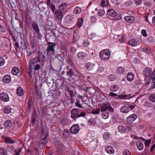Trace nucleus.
<instances>
[{
	"label": "nucleus",
	"mask_w": 155,
	"mask_h": 155,
	"mask_svg": "<svg viewBox=\"0 0 155 155\" xmlns=\"http://www.w3.org/2000/svg\"><path fill=\"white\" fill-rule=\"evenodd\" d=\"M41 140L40 141V147L42 148L45 147V146L47 142V133L42 130L41 131Z\"/></svg>",
	"instance_id": "nucleus-1"
},
{
	"label": "nucleus",
	"mask_w": 155,
	"mask_h": 155,
	"mask_svg": "<svg viewBox=\"0 0 155 155\" xmlns=\"http://www.w3.org/2000/svg\"><path fill=\"white\" fill-rule=\"evenodd\" d=\"M110 55V53L109 49L103 50L100 52L99 54L100 58L102 60L108 59Z\"/></svg>",
	"instance_id": "nucleus-2"
},
{
	"label": "nucleus",
	"mask_w": 155,
	"mask_h": 155,
	"mask_svg": "<svg viewBox=\"0 0 155 155\" xmlns=\"http://www.w3.org/2000/svg\"><path fill=\"white\" fill-rule=\"evenodd\" d=\"M108 110V111L113 112L114 109L112 107L110 104L108 103H103L101 107V110L102 112L106 111Z\"/></svg>",
	"instance_id": "nucleus-3"
},
{
	"label": "nucleus",
	"mask_w": 155,
	"mask_h": 155,
	"mask_svg": "<svg viewBox=\"0 0 155 155\" xmlns=\"http://www.w3.org/2000/svg\"><path fill=\"white\" fill-rule=\"evenodd\" d=\"M56 45V43H53L49 42L48 43V47L47 49V53L50 52L52 54H53L54 53V47Z\"/></svg>",
	"instance_id": "nucleus-4"
},
{
	"label": "nucleus",
	"mask_w": 155,
	"mask_h": 155,
	"mask_svg": "<svg viewBox=\"0 0 155 155\" xmlns=\"http://www.w3.org/2000/svg\"><path fill=\"white\" fill-rule=\"evenodd\" d=\"M21 149L18 148L16 150H15L13 147L11 146H9L7 148V150L9 152H10L12 153H13L14 152V155H19Z\"/></svg>",
	"instance_id": "nucleus-5"
},
{
	"label": "nucleus",
	"mask_w": 155,
	"mask_h": 155,
	"mask_svg": "<svg viewBox=\"0 0 155 155\" xmlns=\"http://www.w3.org/2000/svg\"><path fill=\"white\" fill-rule=\"evenodd\" d=\"M32 27L33 28L34 32L39 35L40 34V29L37 22L36 21L33 22L32 24Z\"/></svg>",
	"instance_id": "nucleus-6"
},
{
	"label": "nucleus",
	"mask_w": 155,
	"mask_h": 155,
	"mask_svg": "<svg viewBox=\"0 0 155 155\" xmlns=\"http://www.w3.org/2000/svg\"><path fill=\"white\" fill-rule=\"evenodd\" d=\"M79 130V127L78 125L74 124L70 129V132L72 134L77 133Z\"/></svg>",
	"instance_id": "nucleus-7"
},
{
	"label": "nucleus",
	"mask_w": 155,
	"mask_h": 155,
	"mask_svg": "<svg viewBox=\"0 0 155 155\" xmlns=\"http://www.w3.org/2000/svg\"><path fill=\"white\" fill-rule=\"evenodd\" d=\"M137 116L135 114H133L129 116L127 119V121L130 123H133L137 118Z\"/></svg>",
	"instance_id": "nucleus-8"
},
{
	"label": "nucleus",
	"mask_w": 155,
	"mask_h": 155,
	"mask_svg": "<svg viewBox=\"0 0 155 155\" xmlns=\"http://www.w3.org/2000/svg\"><path fill=\"white\" fill-rule=\"evenodd\" d=\"M107 14L108 16L112 17H115L117 15V12L113 9L111 8L108 10Z\"/></svg>",
	"instance_id": "nucleus-9"
},
{
	"label": "nucleus",
	"mask_w": 155,
	"mask_h": 155,
	"mask_svg": "<svg viewBox=\"0 0 155 155\" xmlns=\"http://www.w3.org/2000/svg\"><path fill=\"white\" fill-rule=\"evenodd\" d=\"M1 99L5 102H7L9 100V97L7 94L5 93H2L0 96Z\"/></svg>",
	"instance_id": "nucleus-10"
},
{
	"label": "nucleus",
	"mask_w": 155,
	"mask_h": 155,
	"mask_svg": "<svg viewBox=\"0 0 155 155\" xmlns=\"http://www.w3.org/2000/svg\"><path fill=\"white\" fill-rule=\"evenodd\" d=\"M152 69L150 68H147L143 71L144 74L146 77H148L151 74Z\"/></svg>",
	"instance_id": "nucleus-11"
},
{
	"label": "nucleus",
	"mask_w": 155,
	"mask_h": 155,
	"mask_svg": "<svg viewBox=\"0 0 155 155\" xmlns=\"http://www.w3.org/2000/svg\"><path fill=\"white\" fill-rule=\"evenodd\" d=\"M79 111L75 108L73 109L71 112V117L72 118H77V116L78 115Z\"/></svg>",
	"instance_id": "nucleus-12"
},
{
	"label": "nucleus",
	"mask_w": 155,
	"mask_h": 155,
	"mask_svg": "<svg viewBox=\"0 0 155 155\" xmlns=\"http://www.w3.org/2000/svg\"><path fill=\"white\" fill-rule=\"evenodd\" d=\"M124 18L125 20L128 23H132L134 22L135 20L134 17L130 15L126 16Z\"/></svg>",
	"instance_id": "nucleus-13"
},
{
	"label": "nucleus",
	"mask_w": 155,
	"mask_h": 155,
	"mask_svg": "<svg viewBox=\"0 0 155 155\" xmlns=\"http://www.w3.org/2000/svg\"><path fill=\"white\" fill-rule=\"evenodd\" d=\"M36 57L38 62H43L45 57L42 53H39L38 54L37 56Z\"/></svg>",
	"instance_id": "nucleus-14"
},
{
	"label": "nucleus",
	"mask_w": 155,
	"mask_h": 155,
	"mask_svg": "<svg viewBox=\"0 0 155 155\" xmlns=\"http://www.w3.org/2000/svg\"><path fill=\"white\" fill-rule=\"evenodd\" d=\"M105 150L107 153L110 154H113L114 153L113 148L110 146H106L105 147Z\"/></svg>",
	"instance_id": "nucleus-15"
},
{
	"label": "nucleus",
	"mask_w": 155,
	"mask_h": 155,
	"mask_svg": "<svg viewBox=\"0 0 155 155\" xmlns=\"http://www.w3.org/2000/svg\"><path fill=\"white\" fill-rule=\"evenodd\" d=\"M12 126V121L10 120H7L4 123V127L5 128L9 129Z\"/></svg>",
	"instance_id": "nucleus-16"
},
{
	"label": "nucleus",
	"mask_w": 155,
	"mask_h": 155,
	"mask_svg": "<svg viewBox=\"0 0 155 155\" xmlns=\"http://www.w3.org/2000/svg\"><path fill=\"white\" fill-rule=\"evenodd\" d=\"M77 56L79 58L83 59L87 57V54L83 52H79L78 53Z\"/></svg>",
	"instance_id": "nucleus-17"
},
{
	"label": "nucleus",
	"mask_w": 155,
	"mask_h": 155,
	"mask_svg": "<svg viewBox=\"0 0 155 155\" xmlns=\"http://www.w3.org/2000/svg\"><path fill=\"white\" fill-rule=\"evenodd\" d=\"M2 138L5 141V142L7 143H13L15 142V140H12L11 138L9 137L3 136Z\"/></svg>",
	"instance_id": "nucleus-18"
},
{
	"label": "nucleus",
	"mask_w": 155,
	"mask_h": 155,
	"mask_svg": "<svg viewBox=\"0 0 155 155\" xmlns=\"http://www.w3.org/2000/svg\"><path fill=\"white\" fill-rule=\"evenodd\" d=\"M61 54H59V58L60 57L61 58V59H59L60 61H61L62 59H63L64 57L66 51V48L64 47L61 48Z\"/></svg>",
	"instance_id": "nucleus-19"
},
{
	"label": "nucleus",
	"mask_w": 155,
	"mask_h": 155,
	"mask_svg": "<svg viewBox=\"0 0 155 155\" xmlns=\"http://www.w3.org/2000/svg\"><path fill=\"white\" fill-rule=\"evenodd\" d=\"M137 145L138 150H142L143 148V142L140 140L137 141Z\"/></svg>",
	"instance_id": "nucleus-20"
},
{
	"label": "nucleus",
	"mask_w": 155,
	"mask_h": 155,
	"mask_svg": "<svg viewBox=\"0 0 155 155\" xmlns=\"http://www.w3.org/2000/svg\"><path fill=\"white\" fill-rule=\"evenodd\" d=\"M11 79V77L8 75H5L3 78V81L5 83H9Z\"/></svg>",
	"instance_id": "nucleus-21"
},
{
	"label": "nucleus",
	"mask_w": 155,
	"mask_h": 155,
	"mask_svg": "<svg viewBox=\"0 0 155 155\" xmlns=\"http://www.w3.org/2000/svg\"><path fill=\"white\" fill-rule=\"evenodd\" d=\"M65 152V148L62 144H59V153L63 154Z\"/></svg>",
	"instance_id": "nucleus-22"
},
{
	"label": "nucleus",
	"mask_w": 155,
	"mask_h": 155,
	"mask_svg": "<svg viewBox=\"0 0 155 155\" xmlns=\"http://www.w3.org/2000/svg\"><path fill=\"white\" fill-rule=\"evenodd\" d=\"M134 75L132 72H129L127 76V80L129 81H132L134 79Z\"/></svg>",
	"instance_id": "nucleus-23"
},
{
	"label": "nucleus",
	"mask_w": 155,
	"mask_h": 155,
	"mask_svg": "<svg viewBox=\"0 0 155 155\" xmlns=\"http://www.w3.org/2000/svg\"><path fill=\"white\" fill-rule=\"evenodd\" d=\"M17 94L19 96H21L24 94V91L23 89L20 87H18L16 91Z\"/></svg>",
	"instance_id": "nucleus-24"
},
{
	"label": "nucleus",
	"mask_w": 155,
	"mask_h": 155,
	"mask_svg": "<svg viewBox=\"0 0 155 155\" xmlns=\"http://www.w3.org/2000/svg\"><path fill=\"white\" fill-rule=\"evenodd\" d=\"M117 72L118 74H123L125 72V69L123 67L120 66L117 68Z\"/></svg>",
	"instance_id": "nucleus-25"
},
{
	"label": "nucleus",
	"mask_w": 155,
	"mask_h": 155,
	"mask_svg": "<svg viewBox=\"0 0 155 155\" xmlns=\"http://www.w3.org/2000/svg\"><path fill=\"white\" fill-rule=\"evenodd\" d=\"M120 111L123 113H127L129 111V109L126 106H123L120 108Z\"/></svg>",
	"instance_id": "nucleus-26"
},
{
	"label": "nucleus",
	"mask_w": 155,
	"mask_h": 155,
	"mask_svg": "<svg viewBox=\"0 0 155 155\" xmlns=\"http://www.w3.org/2000/svg\"><path fill=\"white\" fill-rule=\"evenodd\" d=\"M82 11V9L81 7L79 6L76 7L74 9V12L76 14H78L80 13Z\"/></svg>",
	"instance_id": "nucleus-27"
},
{
	"label": "nucleus",
	"mask_w": 155,
	"mask_h": 155,
	"mask_svg": "<svg viewBox=\"0 0 155 155\" xmlns=\"http://www.w3.org/2000/svg\"><path fill=\"white\" fill-rule=\"evenodd\" d=\"M69 132L68 129H64L62 132V135L63 137L65 138H67L68 137V134Z\"/></svg>",
	"instance_id": "nucleus-28"
},
{
	"label": "nucleus",
	"mask_w": 155,
	"mask_h": 155,
	"mask_svg": "<svg viewBox=\"0 0 155 155\" xmlns=\"http://www.w3.org/2000/svg\"><path fill=\"white\" fill-rule=\"evenodd\" d=\"M94 64H93L91 63L88 62L87 63L86 65V67L87 69L88 70H91L93 69L94 68Z\"/></svg>",
	"instance_id": "nucleus-29"
},
{
	"label": "nucleus",
	"mask_w": 155,
	"mask_h": 155,
	"mask_svg": "<svg viewBox=\"0 0 155 155\" xmlns=\"http://www.w3.org/2000/svg\"><path fill=\"white\" fill-rule=\"evenodd\" d=\"M103 138L105 140H108L110 139V134L108 132H105L103 135Z\"/></svg>",
	"instance_id": "nucleus-30"
},
{
	"label": "nucleus",
	"mask_w": 155,
	"mask_h": 155,
	"mask_svg": "<svg viewBox=\"0 0 155 155\" xmlns=\"http://www.w3.org/2000/svg\"><path fill=\"white\" fill-rule=\"evenodd\" d=\"M129 44L132 46H135L137 44V41L135 39H132L129 41Z\"/></svg>",
	"instance_id": "nucleus-31"
},
{
	"label": "nucleus",
	"mask_w": 155,
	"mask_h": 155,
	"mask_svg": "<svg viewBox=\"0 0 155 155\" xmlns=\"http://www.w3.org/2000/svg\"><path fill=\"white\" fill-rule=\"evenodd\" d=\"M19 72L18 68L16 67L13 68L12 70V73L14 75H17Z\"/></svg>",
	"instance_id": "nucleus-32"
},
{
	"label": "nucleus",
	"mask_w": 155,
	"mask_h": 155,
	"mask_svg": "<svg viewBox=\"0 0 155 155\" xmlns=\"http://www.w3.org/2000/svg\"><path fill=\"white\" fill-rule=\"evenodd\" d=\"M131 94L128 95L122 94L118 95V97L120 98H126L127 99H129L131 97Z\"/></svg>",
	"instance_id": "nucleus-33"
},
{
	"label": "nucleus",
	"mask_w": 155,
	"mask_h": 155,
	"mask_svg": "<svg viewBox=\"0 0 155 155\" xmlns=\"http://www.w3.org/2000/svg\"><path fill=\"white\" fill-rule=\"evenodd\" d=\"M118 130L121 133H124L126 131L125 128L122 126H119Z\"/></svg>",
	"instance_id": "nucleus-34"
},
{
	"label": "nucleus",
	"mask_w": 155,
	"mask_h": 155,
	"mask_svg": "<svg viewBox=\"0 0 155 155\" xmlns=\"http://www.w3.org/2000/svg\"><path fill=\"white\" fill-rule=\"evenodd\" d=\"M0 155H8L7 150L5 148H0Z\"/></svg>",
	"instance_id": "nucleus-35"
},
{
	"label": "nucleus",
	"mask_w": 155,
	"mask_h": 155,
	"mask_svg": "<svg viewBox=\"0 0 155 155\" xmlns=\"http://www.w3.org/2000/svg\"><path fill=\"white\" fill-rule=\"evenodd\" d=\"M118 89V87L117 86L115 85H112L110 88V90L112 91L115 92Z\"/></svg>",
	"instance_id": "nucleus-36"
},
{
	"label": "nucleus",
	"mask_w": 155,
	"mask_h": 155,
	"mask_svg": "<svg viewBox=\"0 0 155 155\" xmlns=\"http://www.w3.org/2000/svg\"><path fill=\"white\" fill-rule=\"evenodd\" d=\"M83 21V19L80 18L78 20L77 22V26L79 28H80L82 25Z\"/></svg>",
	"instance_id": "nucleus-37"
},
{
	"label": "nucleus",
	"mask_w": 155,
	"mask_h": 155,
	"mask_svg": "<svg viewBox=\"0 0 155 155\" xmlns=\"http://www.w3.org/2000/svg\"><path fill=\"white\" fill-rule=\"evenodd\" d=\"M11 108L8 106H6L4 109V113L7 114L11 112Z\"/></svg>",
	"instance_id": "nucleus-38"
},
{
	"label": "nucleus",
	"mask_w": 155,
	"mask_h": 155,
	"mask_svg": "<svg viewBox=\"0 0 155 155\" xmlns=\"http://www.w3.org/2000/svg\"><path fill=\"white\" fill-rule=\"evenodd\" d=\"M101 5L102 7L107 6L108 4L107 0H102L101 2Z\"/></svg>",
	"instance_id": "nucleus-39"
},
{
	"label": "nucleus",
	"mask_w": 155,
	"mask_h": 155,
	"mask_svg": "<svg viewBox=\"0 0 155 155\" xmlns=\"http://www.w3.org/2000/svg\"><path fill=\"white\" fill-rule=\"evenodd\" d=\"M67 91L70 94L71 98H72L73 97H74L75 96V94H74L73 91L71 90V88L70 87H68Z\"/></svg>",
	"instance_id": "nucleus-40"
},
{
	"label": "nucleus",
	"mask_w": 155,
	"mask_h": 155,
	"mask_svg": "<svg viewBox=\"0 0 155 155\" xmlns=\"http://www.w3.org/2000/svg\"><path fill=\"white\" fill-rule=\"evenodd\" d=\"M67 7V4L65 3H64L63 4H61L59 6V10H62L66 8Z\"/></svg>",
	"instance_id": "nucleus-41"
},
{
	"label": "nucleus",
	"mask_w": 155,
	"mask_h": 155,
	"mask_svg": "<svg viewBox=\"0 0 155 155\" xmlns=\"http://www.w3.org/2000/svg\"><path fill=\"white\" fill-rule=\"evenodd\" d=\"M108 78L110 81H113L116 80V77L114 74H112L108 76Z\"/></svg>",
	"instance_id": "nucleus-42"
},
{
	"label": "nucleus",
	"mask_w": 155,
	"mask_h": 155,
	"mask_svg": "<svg viewBox=\"0 0 155 155\" xmlns=\"http://www.w3.org/2000/svg\"><path fill=\"white\" fill-rule=\"evenodd\" d=\"M60 121L61 123L64 124H66L68 123V120L65 118H61L60 119Z\"/></svg>",
	"instance_id": "nucleus-43"
},
{
	"label": "nucleus",
	"mask_w": 155,
	"mask_h": 155,
	"mask_svg": "<svg viewBox=\"0 0 155 155\" xmlns=\"http://www.w3.org/2000/svg\"><path fill=\"white\" fill-rule=\"evenodd\" d=\"M149 99L150 101L155 102V94H152L150 95L149 96Z\"/></svg>",
	"instance_id": "nucleus-44"
},
{
	"label": "nucleus",
	"mask_w": 155,
	"mask_h": 155,
	"mask_svg": "<svg viewBox=\"0 0 155 155\" xmlns=\"http://www.w3.org/2000/svg\"><path fill=\"white\" fill-rule=\"evenodd\" d=\"M102 117L104 119H107L109 116V113L108 112H105L102 113L101 114Z\"/></svg>",
	"instance_id": "nucleus-45"
},
{
	"label": "nucleus",
	"mask_w": 155,
	"mask_h": 155,
	"mask_svg": "<svg viewBox=\"0 0 155 155\" xmlns=\"http://www.w3.org/2000/svg\"><path fill=\"white\" fill-rule=\"evenodd\" d=\"M105 13V11L104 10L100 9L98 11V14L99 16H102Z\"/></svg>",
	"instance_id": "nucleus-46"
},
{
	"label": "nucleus",
	"mask_w": 155,
	"mask_h": 155,
	"mask_svg": "<svg viewBox=\"0 0 155 155\" xmlns=\"http://www.w3.org/2000/svg\"><path fill=\"white\" fill-rule=\"evenodd\" d=\"M100 112V110L99 108H97L93 110L92 111V113L94 114H99Z\"/></svg>",
	"instance_id": "nucleus-47"
},
{
	"label": "nucleus",
	"mask_w": 155,
	"mask_h": 155,
	"mask_svg": "<svg viewBox=\"0 0 155 155\" xmlns=\"http://www.w3.org/2000/svg\"><path fill=\"white\" fill-rule=\"evenodd\" d=\"M5 63V59L2 57H0V66L3 65Z\"/></svg>",
	"instance_id": "nucleus-48"
},
{
	"label": "nucleus",
	"mask_w": 155,
	"mask_h": 155,
	"mask_svg": "<svg viewBox=\"0 0 155 155\" xmlns=\"http://www.w3.org/2000/svg\"><path fill=\"white\" fill-rule=\"evenodd\" d=\"M151 142V140H147L145 141L144 144L146 147H149Z\"/></svg>",
	"instance_id": "nucleus-49"
},
{
	"label": "nucleus",
	"mask_w": 155,
	"mask_h": 155,
	"mask_svg": "<svg viewBox=\"0 0 155 155\" xmlns=\"http://www.w3.org/2000/svg\"><path fill=\"white\" fill-rule=\"evenodd\" d=\"M31 101L30 100H29L28 102V110L29 111H30L31 110Z\"/></svg>",
	"instance_id": "nucleus-50"
},
{
	"label": "nucleus",
	"mask_w": 155,
	"mask_h": 155,
	"mask_svg": "<svg viewBox=\"0 0 155 155\" xmlns=\"http://www.w3.org/2000/svg\"><path fill=\"white\" fill-rule=\"evenodd\" d=\"M74 72L73 70L72 69H69V71L67 72V74L68 75H70L71 77L73 74Z\"/></svg>",
	"instance_id": "nucleus-51"
},
{
	"label": "nucleus",
	"mask_w": 155,
	"mask_h": 155,
	"mask_svg": "<svg viewBox=\"0 0 155 155\" xmlns=\"http://www.w3.org/2000/svg\"><path fill=\"white\" fill-rule=\"evenodd\" d=\"M147 40L149 42L152 43L154 41V39L152 37H149Z\"/></svg>",
	"instance_id": "nucleus-52"
},
{
	"label": "nucleus",
	"mask_w": 155,
	"mask_h": 155,
	"mask_svg": "<svg viewBox=\"0 0 155 155\" xmlns=\"http://www.w3.org/2000/svg\"><path fill=\"white\" fill-rule=\"evenodd\" d=\"M38 61V59L36 57L33 58L32 60H31L30 61V63L31 64H33L35 62Z\"/></svg>",
	"instance_id": "nucleus-53"
},
{
	"label": "nucleus",
	"mask_w": 155,
	"mask_h": 155,
	"mask_svg": "<svg viewBox=\"0 0 155 155\" xmlns=\"http://www.w3.org/2000/svg\"><path fill=\"white\" fill-rule=\"evenodd\" d=\"M63 13L62 11L59 10V19L60 18L61 20L62 18L63 17Z\"/></svg>",
	"instance_id": "nucleus-54"
},
{
	"label": "nucleus",
	"mask_w": 155,
	"mask_h": 155,
	"mask_svg": "<svg viewBox=\"0 0 155 155\" xmlns=\"http://www.w3.org/2000/svg\"><path fill=\"white\" fill-rule=\"evenodd\" d=\"M124 155H131L130 151L128 150H125L123 152Z\"/></svg>",
	"instance_id": "nucleus-55"
},
{
	"label": "nucleus",
	"mask_w": 155,
	"mask_h": 155,
	"mask_svg": "<svg viewBox=\"0 0 155 155\" xmlns=\"http://www.w3.org/2000/svg\"><path fill=\"white\" fill-rule=\"evenodd\" d=\"M86 114V113L84 112L81 113L77 116V118H79L81 117H84Z\"/></svg>",
	"instance_id": "nucleus-56"
},
{
	"label": "nucleus",
	"mask_w": 155,
	"mask_h": 155,
	"mask_svg": "<svg viewBox=\"0 0 155 155\" xmlns=\"http://www.w3.org/2000/svg\"><path fill=\"white\" fill-rule=\"evenodd\" d=\"M151 79L153 80L152 83L153 84V86L151 87H150V89H152L155 88V79Z\"/></svg>",
	"instance_id": "nucleus-57"
},
{
	"label": "nucleus",
	"mask_w": 155,
	"mask_h": 155,
	"mask_svg": "<svg viewBox=\"0 0 155 155\" xmlns=\"http://www.w3.org/2000/svg\"><path fill=\"white\" fill-rule=\"evenodd\" d=\"M141 34L144 37H146L147 36V34L146 33V31L144 29L142 30Z\"/></svg>",
	"instance_id": "nucleus-58"
},
{
	"label": "nucleus",
	"mask_w": 155,
	"mask_h": 155,
	"mask_svg": "<svg viewBox=\"0 0 155 155\" xmlns=\"http://www.w3.org/2000/svg\"><path fill=\"white\" fill-rule=\"evenodd\" d=\"M134 3L137 5H140L142 2V0H134Z\"/></svg>",
	"instance_id": "nucleus-59"
},
{
	"label": "nucleus",
	"mask_w": 155,
	"mask_h": 155,
	"mask_svg": "<svg viewBox=\"0 0 155 155\" xmlns=\"http://www.w3.org/2000/svg\"><path fill=\"white\" fill-rule=\"evenodd\" d=\"M143 50L145 52L150 53V49L147 48H143Z\"/></svg>",
	"instance_id": "nucleus-60"
},
{
	"label": "nucleus",
	"mask_w": 155,
	"mask_h": 155,
	"mask_svg": "<svg viewBox=\"0 0 155 155\" xmlns=\"http://www.w3.org/2000/svg\"><path fill=\"white\" fill-rule=\"evenodd\" d=\"M75 105L78 107L80 108H82V105L79 102V101H77L75 103Z\"/></svg>",
	"instance_id": "nucleus-61"
},
{
	"label": "nucleus",
	"mask_w": 155,
	"mask_h": 155,
	"mask_svg": "<svg viewBox=\"0 0 155 155\" xmlns=\"http://www.w3.org/2000/svg\"><path fill=\"white\" fill-rule=\"evenodd\" d=\"M0 30L2 31L3 32H6V29L4 28L3 26L0 23Z\"/></svg>",
	"instance_id": "nucleus-62"
},
{
	"label": "nucleus",
	"mask_w": 155,
	"mask_h": 155,
	"mask_svg": "<svg viewBox=\"0 0 155 155\" xmlns=\"http://www.w3.org/2000/svg\"><path fill=\"white\" fill-rule=\"evenodd\" d=\"M91 22L93 23H95L96 21V17L94 16H92L91 17Z\"/></svg>",
	"instance_id": "nucleus-63"
},
{
	"label": "nucleus",
	"mask_w": 155,
	"mask_h": 155,
	"mask_svg": "<svg viewBox=\"0 0 155 155\" xmlns=\"http://www.w3.org/2000/svg\"><path fill=\"white\" fill-rule=\"evenodd\" d=\"M41 67L39 64H37L35 67V70H38L40 69Z\"/></svg>",
	"instance_id": "nucleus-64"
}]
</instances>
